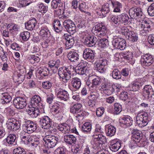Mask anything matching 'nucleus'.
Masks as SVG:
<instances>
[{"mask_svg":"<svg viewBox=\"0 0 154 154\" xmlns=\"http://www.w3.org/2000/svg\"><path fill=\"white\" fill-rule=\"evenodd\" d=\"M112 45L115 48L124 50L126 46V41L122 38H117L112 40Z\"/></svg>","mask_w":154,"mask_h":154,"instance_id":"6","label":"nucleus"},{"mask_svg":"<svg viewBox=\"0 0 154 154\" xmlns=\"http://www.w3.org/2000/svg\"><path fill=\"white\" fill-rule=\"evenodd\" d=\"M29 107V109H27V111L28 114L32 118H36L39 115L40 111L38 108L35 106Z\"/></svg>","mask_w":154,"mask_h":154,"instance_id":"25","label":"nucleus"},{"mask_svg":"<svg viewBox=\"0 0 154 154\" xmlns=\"http://www.w3.org/2000/svg\"><path fill=\"white\" fill-rule=\"evenodd\" d=\"M13 154H26V152L24 149L20 147H18L14 149Z\"/></svg>","mask_w":154,"mask_h":154,"instance_id":"49","label":"nucleus"},{"mask_svg":"<svg viewBox=\"0 0 154 154\" xmlns=\"http://www.w3.org/2000/svg\"><path fill=\"white\" fill-rule=\"evenodd\" d=\"M112 86L113 87L114 92L116 91L118 93L122 91V88L119 85H112Z\"/></svg>","mask_w":154,"mask_h":154,"instance_id":"64","label":"nucleus"},{"mask_svg":"<svg viewBox=\"0 0 154 154\" xmlns=\"http://www.w3.org/2000/svg\"><path fill=\"white\" fill-rule=\"evenodd\" d=\"M144 81L140 79H137L132 85V91H138L144 84Z\"/></svg>","mask_w":154,"mask_h":154,"instance_id":"23","label":"nucleus"},{"mask_svg":"<svg viewBox=\"0 0 154 154\" xmlns=\"http://www.w3.org/2000/svg\"><path fill=\"white\" fill-rule=\"evenodd\" d=\"M16 139L15 135L14 134H11L7 137L6 140L9 144H12L14 143Z\"/></svg>","mask_w":154,"mask_h":154,"instance_id":"44","label":"nucleus"},{"mask_svg":"<svg viewBox=\"0 0 154 154\" xmlns=\"http://www.w3.org/2000/svg\"><path fill=\"white\" fill-rule=\"evenodd\" d=\"M25 75L24 71L22 70H20L17 76H15L13 77V79L15 81V82H17L20 83L24 80L25 78Z\"/></svg>","mask_w":154,"mask_h":154,"instance_id":"27","label":"nucleus"},{"mask_svg":"<svg viewBox=\"0 0 154 154\" xmlns=\"http://www.w3.org/2000/svg\"><path fill=\"white\" fill-rule=\"evenodd\" d=\"M83 57L85 59L90 60L94 59V54L92 50L89 48H86L83 51Z\"/></svg>","mask_w":154,"mask_h":154,"instance_id":"21","label":"nucleus"},{"mask_svg":"<svg viewBox=\"0 0 154 154\" xmlns=\"http://www.w3.org/2000/svg\"><path fill=\"white\" fill-rule=\"evenodd\" d=\"M132 135L131 137V143L136 144L139 143L143 137L142 132L137 129H134L132 132Z\"/></svg>","mask_w":154,"mask_h":154,"instance_id":"9","label":"nucleus"},{"mask_svg":"<svg viewBox=\"0 0 154 154\" xmlns=\"http://www.w3.org/2000/svg\"><path fill=\"white\" fill-rule=\"evenodd\" d=\"M111 3L114 8L113 11L115 12H120L121 9L122 8V5L120 2L111 0Z\"/></svg>","mask_w":154,"mask_h":154,"instance_id":"34","label":"nucleus"},{"mask_svg":"<svg viewBox=\"0 0 154 154\" xmlns=\"http://www.w3.org/2000/svg\"><path fill=\"white\" fill-rule=\"evenodd\" d=\"M7 125L8 129L16 131L20 128V124L17 121H10L8 122Z\"/></svg>","mask_w":154,"mask_h":154,"instance_id":"29","label":"nucleus"},{"mask_svg":"<svg viewBox=\"0 0 154 154\" xmlns=\"http://www.w3.org/2000/svg\"><path fill=\"white\" fill-rule=\"evenodd\" d=\"M111 143L112 144L110 147V149L112 151H117L121 146V144L119 141L116 140H112Z\"/></svg>","mask_w":154,"mask_h":154,"instance_id":"35","label":"nucleus"},{"mask_svg":"<svg viewBox=\"0 0 154 154\" xmlns=\"http://www.w3.org/2000/svg\"><path fill=\"white\" fill-rule=\"evenodd\" d=\"M64 140L66 143L72 144H75L76 142V139L74 136L72 135H66L64 137Z\"/></svg>","mask_w":154,"mask_h":154,"instance_id":"32","label":"nucleus"},{"mask_svg":"<svg viewBox=\"0 0 154 154\" xmlns=\"http://www.w3.org/2000/svg\"><path fill=\"white\" fill-rule=\"evenodd\" d=\"M43 88L45 89H49L52 86L51 83L48 81L44 82L42 83Z\"/></svg>","mask_w":154,"mask_h":154,"instance_id":"56","label":"nucleus"},{"mask_svg":"<svg viewBox=\"0 0 154 154\" xmlns=\"http://www.w3.org/2000/svg\"><path fill=\"white\" fill-rule=\"evenodd\" d=\"M63 25L67 31L70 34H73L76 32V27L71 20H65L63 22Z\"/></svg>","mask_w":154,"mask_h":154,"instance_id":"8","label":"nucleus"},{"mask_svg":"<svg viewBox=\"0 0 154 154\" xmlns=\"http://www.w3.org/2000/svg\"><path fill=\"white\" fill-rule=\"evenodd\" d=\"M38 9L39 12L42 13H45L48 11V7L41 3L38 4Z\"/></svg>","mask_w":154,"mask_h":154,"instance_id":"46","label":"nucleus"},{"mask_svg":"<svg viewBox=\"0 0 154 154\" xmlns=\"http://www.w3.org/2000/svg\"><path fill=\"white\" fill-rule=\"evenodd\" d=\"M51 110V111L53 112L54 114L56 116V117L60 118L62 116V111L57 105L53 106Z\"/></svg>","mask_w":154,"mask_h":154,"instance_id":"33","label":"nucleus"},{"mask_svg":"<svg viewBox=\"0 0 154 154\" xmlns=\"http://www.w3.org/2000/svg\"><path fill=\"white\" fill-rule=\"evenodd\" d=\"M97 44L99 46L102 48H104L108 45L109 43L107 39L106 38H102L100 39H97Z\"/></svg>","mask_w":154,"mask_h":154,"instance_id":"38","label":"nucleus"},{"mask_svg":"<svg viewBox=\"0 0 154 154\" xmlns=\"http://www.w3.org/2000/svg\"><path fill=\"white\" fill-rule=\"evenodd\" d=\"M108 64V61L106 60L100 58L96 65L97 71L101 73L105 72Z\"/></svg>","mask_w":154,"mask_h":154,"instance_id":"14","label":"nucleus"},{"mask_svg":"<svg viewBox=\"0 0 154 154\" xmlns=\"http://www.w3.org/2000/svg\"><path fill=\"white\" fill-rule=\"evenodd\" d=\"M143 92V96L146 99L149 100H154V91L150 85H145Z\"/></svg>","mask_w":154,"mask_h":154,"instance_id":"5","label":"nucleus"},{"mask_svg":"<svg viewBox=\"0 0 154 154\" xmlns=\"http://www.w3.org/2000/svg\"><path fill=\"white\" fill-rule=\"evenodd\" d=\"M88 70L86 63L81 62L79 63L75 68V72L78 74L83 75L88 74Z\"/></svg>","mask_w":154,"mask_h":154,"instance_id":"10","label":"nucleus"},{"mask_svg":"<svg viewBox=\"0 0 154 154\" xmlns=\"http://www.w3.org/2000/svg\"><path fill=\"white\" fill-rule=\"evenodd\" d=\"M109 5L106 4L104 5L101 8H99L97 12V14L99 16L105 17L106 14L108 13L110 10L109 8Z\"/></svg>","mask_w":154,"mask_h":154,"instance_id":"24","label":"nucleus"},{"mask_svg":"<svg viewBox=\"0 0 154 154\" xmlns=\"http://www.w3.org/2000/svg\"><path fill=\"white\" fill-rule=\"evenodd\" d=\"M82 105L80 103H76L70 108V112L73 114H76V117L84 116L83 112L82 110Z\"/></svg>","mask_w":154,"mask_h":154,"instance_id":"11","label":"nucleus"},{"mask_svg":"<svg viewBox=\"0 0 154 154\" xmlns=\"http://www.w3.org/2000/svg\"><path fill=\"white\" fill-rule=\"evenodd\" d=\"M119 18L120 20V23H125V25L127 24L128 23L129 17L127 14L123 13L119 15Z\"/></svg>","mask_w":154,"mask_h":154,"instance_id":"41","label":"nucleus"},{"mask_svg":"<svg viewBox=\"0 0 154 154\" xmlns=\"http://www.w3.org/2000/svg\"><path fill=\"white\" fill-rule=\"evenodd\" d=\"M63 38L66 40L65 48L68 49L71 48L75 43L74 37L71 35L65 34Z\"/></svg>","mask_w":154,"mask_h":154,"instance_id":"16","label":"nucleus"},{"mask_svg":"<svg viewBox=\"0 0 154 154\" xmlns=\"http://www.w3.org/2000/svg\"><path fill=\"white\" fill-rule=\"evenodd\" d=\"M114 112L116 114H119L122 110V106L118 103H115L114 105Z\"/></svg>","mask_w":154,"mask_h":154,"instance_id":"50","label":"nucleus"},{"mask_svg":"<svg viewBox=\"0 0 154 154\" xmlns=\"http://www.w3.org/2000/svg\"><path fill=\"white\" fill-rule=\"evenodd\" d=\"M88 81L91 83L88 86L90 87L94 88L99 85L101 82V79L99 77L94 75H89Z\"/></svg>","mask_w":154,"mask_h":154,"instance_id":"15","label":"nucleus"},{"mask_svg":"<svg viewBox=\"0 0 154 154\" xmlns=\"http://www.w3.org/2000/svg\"><path fill=\"white\" fill-rule=\"evenodd\" d=\"M30 62L32 63H34L35 62H38L39 61L40 58L39 57L35 55H31L28 57Z\"/></svg>","mask_w":154,"mask_h":154,"instance_id":"53","label":"nucleus"},{"mask_svg":"<svg viewBox=\"0 0 154 154\" xmlns=\"http://www.w3.org/2000/svg\"><path fill=\"white\" fill-rule=\"evenodd\" d=\"M99 140L98 141V143H99V146L100 145L103 144H105L106 143V137L103 135L102 134L100 135Z\"/></svg>","mask_w":154,"mask_h":154,"instance_id":"55","label":"nucleus"},{"mask_svg":"<svg viewBox=\"0 0 154 154\" xmlns=\"http://www.w3.org/2000/svg\"><path fill=\"white\" fill-rule=\"evenodd\" d=\"M14 104L17 109H22L26 106V100L21 97L15 98L13 101Z\"/></svg>","mask_w":154,"mask_h":154,"instance_id":"12","label":"nucleus"},{"mask_svg":"<svg viewBox=\"0 0 154 154\" xmlns=\"http://www.w3.org/2000/svg\"><path fill=\"white\" fill-rule=\"evenodd\" d=\"M120 74L121 72L118 69H115L112 72V76L114 79H119L121 77Z\"/></svg>","mask_w":154,"mask_h":154,"instance_id":"48","label":"nucleus"},{"mask_svg":"<svg viewBox=\"0 0 154 154\" xmlns=\"http://www.w3.org/2000/svg\"><path fill=\"white\" fill-rule=\"evenodd\" d=\"M99 94L96 92H93L91 93L89 97L91 98V99L92 100H96L98 97Z\"/></svg>","mask_w":154,"mask_h":154,"instance_id":"62","label":"nucleus"},{"mask_svg":"<svg viewBox=\"0 0 154 154\" xmlns=\"http://www.w3.org/2000/svg\"><path fill=\"white\" fill-rule=\"evenodd\" d=\"M40 125L42 128H49L52 125V121L51 119L47 116H45L40 119Z\"/></svg>","mask_w":154,"mask_h":154,"instance_id":"17","label":"nucleus"},{"mask_svg":"<svg viewBox=\"0 0 154 154\" xmlns=\"http://www.w3.org/2000/svg\"><path fill=\"white\" fill-rule=\"evenodd\" d=\"M109 82L107 79H104L102 84L101 88L103 89L106 88H107L109 87H110L111 86Z\"/></svg>","mask_w":154,"mask_h":154,"instance_id":"57","label":"nucleus"},{"mask_svg":"<svg viewBox=\"0 0 154 154\" xmlns=\"http://www.w3.org/2000/svg\"><path fill=\"white\" fill-rule=\"evenodd\" d=\"M133 57V54L131 53H129L128 54H124L123 57L124 59L128 60L129 61H131Z\"/></svg>","mask_w":154,"mask_h":154,"instance_id":"63","label":"nucleus"},{"mask_svg":"<svg viewBox=\"0 0 154 154\" xmlns=\"http://www.w3.org/2000/svg\"><path fill=\"white\" fill-rule=\"evenodd\" d=\"M45 144L47 145L48 148H53L57 144L59 140L58 137L49 135L46 136L43 139Z\"/></svg>","mask_w":154,"mask_h":154,"instance_id":"4","label":"nucleus"},{"mask_svg":"<svg viewBox=\"0 0 154 154\" xmlns=\"http://www.w3.org/2000/svg\"><path fill=\"white\" fill-rule=\"evenodd\" d=\"M31 102L32 106L38 108V107L42 106L41 98L39 96L35 95L33 96L31 99Z\"/></svg>","mask_w":154,"mask_h":154,"instance_id":"22","label":"nucleus"},{"mask_svg":"<svg viewBox=\"0 0 154 154\" xmlns=\"http://www.w3.org/2000/svg\"><path fill=\"white\" fill-rule=\"evenodd\" d=\"M39 34L42 38H47L50 35V32L47 28L44 27L40 30Z\"/></svg>","mask_w":154,"mask_h":154,"instance_id":"42","label":"nucleus"},{"mask_svg":"<svg viewBox=\"0 0 154 154\" xmlns=\"http://www.w3.org/2000/svg\"><path fill=\"white\" fill-rule=\"evenodd\" d=\"M74 68L72 66H70L68 68L66 67H60L58 69V74L64 82H67L72 75V70H74Z\"/></svg>","mask_w":154,"mask_h":154,"instance_id":"1","label":"nucleus"},{"mask_svg":"<svg viewBox=\"0 0 154 154\" xmlns=\"http://www.w3.org/2000/svg\"><path fill=\"white\" fill-rule=\"evenodd\" d=\"M57 97L58 100L62 102L67 101L69 100V94L67 91L63 90H61L58 91Z\"/></svg>","mask_w":154,"mask_h":154,"instance_id":"20","label":"nucleus"},{"mask_svg":"<svg viewBox=\"0 0 154 154\" xmlns=\"http://www.w3.org/2000/svg\"><path fill=\"white\" fill-rule=\"evenodd\" d=\"M109 20L111 22L119 25L120 24V20L119 18V15L116 16L114 15H111L109 17Z\"/></svg>","mask_w":154,"mask_h":154,"instance_id":"45","label":"nucleus"},{"mask_svg":"<svg viewBox=\"0 0 154 154\" xmlns=\"http://www.w3.org/2000/svg\"><path fill=\"white\" fill-rule=\"evenodd\" d=\"M113 88L112 85L110 87H109L107 88H106L103 89L104 93L107 95H109L112 94L113 91Z\"/></svg>","mask_w":154,"mask_h":154,"instance_id":"52","label":"nucleus"},{"mask_svg":"<svg viewBox=\"0 0 154 154\" xmlns=\"http://www.w3.org/2000/svg\"><path fill=\"white\" fill-rule=\"evenodd\" d=\"M60 60H57V64H55V66H53L51 67L54 73H55L56 72L58 68L60 66Z\"/></svg>","mask_w":154,"mask_h":154,"instance_id":"61","label":"nucleus"},{"mask_svg":"<svg viewBox=\"0 0 154 154\" xmlns=\"http://www.w3.org/2000/svg\"><path fill=\"white\" fill-rule=\"evenodd\" d=\"M107 130L106 133V135L109 137L114 136L116 133V128L112 125H110L106 127Z\"/></svg>","mask_w":154,"mask_h":154,"instance_id":"39","label":"nucleus"},{"mask_svg":"<svg viewBox=\"0 0 154 154\" xmlns=\"http://www.w3.org/2000/svg\"><path fill=\"white\" fill-rule=\"evenodd\" d=\"M20 35L23 40L27 41L29 38L30 33L27 31L24 32L20 33Z\"/></svg>","mask_w":154,"mask_h":154,"instance_id":"51","label":"nucleus"},{"mask_svg":"<svg viewBox=\"0 0 154 154\" xmlns=\"http://www.w3.org/2000/svg\"><path fill=\"white\" fill-rule=\"evenodd\" d=\"M128 34L126 37L128 39L132 42H134L137 40L138 37L136 33L134 31H131Z\"/></svg>","mask_w":154,"mask_h":154,"instance_id":"40","label":"nucleus"},{"mask_svg":"<svg viewBox=\"0 0 154 154\" xmlns=\"http://www.w3.org/2000/svg\"><path fill=\"white\" fill-rule=\"evenodd\" d=\"M82 129L85 133L89 132L91 129V125L89 122H86L82 126Z\"/></svg>","mask_w":154,"mask_h":154,"instance_id":"43","label":"nucleus"},{"mask_svg":"<svg viewBox=\"0 0 154 154\" xmlns=\"http://www.w3.org/2000/svg\"><path fill=\"white\" fill-rule=\"evenodd\" d=\"M121 92V93L120 94L119 96L120 99L122 100L129 102L128 93L125 91H122Z\"/></svg>","mask_w":154,"mask_h":154,"instance_id":"47","label":"nucleus"},{"mask_svg":"<svg viewBox=\"0 0 154 154\" xmlns=\"http://www.w3.org/2000/svg\"><path fill=\"white\" fill-rule=\"evenodd\" d=\"M23 129L25 132L31 133L35 131L37 129V124L30 120L25 122L23 126Z\"/></svg>","mask_w":154,"mask_h":154,"instance_id":"7","label":"nucleus"},{"mask_svg":"<svg viewBox=\"0 0 154 154\" xmlns=\"http://www.w3.org/2000/svg\"><path fill=\"white\" fill-rule=\"evenodd\" d=\"M54 98V95L52 94H50L47 96L46 101L49 104L51 103Z\"/></svg>","mask_w":154,"mask_h":154,"instance_id":"58","label":"nucleus"},{"mask_svg":"<svg viewBox=\"0 0 154 154\" xmlns=\"http://www.w3.org/2000/svg\"><path fill=\"white\" fill-rule=\"evenodd\" d=\"M71 83L73 87L76 89L79 88L81 84V80L77 78H72Z\"/></svg>","mask_w":154,"mask_h":154,"instance_id":"37","label":"nucleus"},{"mask_svg":"<svg viewBox=\"0 0 154 154\" xmlns=\"http://www.w3.org/2000/svg\"><path fill=\"white\" fill-rule=\"evenodd\" d=\"M0 97V102L3 104L9 103L11 100V97L8 93L2 94Z\"/></svg>","mask_w":154,"mask_h":154,"instance_id":"26","label":"nucleus"},{"mask_svg":"<svg viewBox=\"0 0 154 154\" xmlns=\"http://www.w3.org/2000/svg\"><path fill=\"white\" fill-rule=\"evenodd\" d=\"M97 39L96 37L93 35H89L85 38L84 43L89 47H92L97 44Z\"/></svg>","mask_w":154,"mask_h":154,"instance_id":"18","label":"nucleus"},{"mask_svg":"<svg viewBox=\"0 0 154 154\" xmlns=\"http://www.w3.org/2000/svg\"><path fill=\"white\" fill-rule=\"evenodd\" d=\"M92 31L95 35L102 37L106 34V28L102 23H98L93 27Z\"/></svg>","mask_w":154,"mask_h":154,"instance_id":"3","label":"nucleus"},{"mask_svg":"<svg viewBox=\"0 0 154 154\" xmlns=\"http://www.w3.org/2000/svg\"><path fill=\"white\" fill-rule=\"evenodd\" d=\"M133 121L130 116L127 117H123L119 119L120 123L124 125L127 126H131L132 124Z\"/></svg>","mask_w":154,"mask_h":154,"instance_id":"28","label":"nucleus"},{"mask_svg":"<svg viewBox=\"0 0 154 154\" xmlns=\"http://www.w3.org/2000/svg\"><path fill=\"white\" fill-rule=\"evenodd\" d=\"M53 25L54 30L56 32H59L62 30V26L59 20H55L53 23Z\"/></svg>","mask_w":154,"mask_h":154,"instance_id":"36","label":"nucleus"},{"mask_svg":"<svg viewBox=\"0 0 154 154\" xmlns=\"http://www.w3.org/2000/svg\"><path fill=\"white\" fill-rule=\"evenodd\" d=\"M120 29L122 31V32L126 35V37H127L128 35H129L128 34L131 31H130L128 28L125 26H121L120 27Z\"/></svg>","mask_w":154,"mask_h":154,"instance_id":"59","label":"nucleus"},{"mask_svg":"<svg viewBox=\"0 0 154 154\" xmlns=\"http://www.w3.org/2000/svg\"><path fill=\"white\" fill-rule=\"evenodd\" d=\"M104 111V109L103 107L98 108L96 110L97 115L98 117L101 116L103 114Z\"/></svg>","mask_w":154,"mask_h":154,"instance_id":"60","label":"nucleus"},{"mask_svg":"<svg viewBox=\"0 0 154 154\" xmlns=\"http://www.w3.org/2000/svg\"><path fill=\"white\" fill-rule=\"evenodd\" d=\"M140 61L143 66H148L152 64L153 60L152 56L146 54L141 56Z\"/></svg>","mask_w":154,"mask_h":154,"instance_id":"13","label":"nucleus"},{"mask_svg":"<svg viewBox=\"0 0 154 154\" xmlns=\"http://www.w3.org/2000/svg\"><path fill=\"white\" fill-rule=\"evenodd\" d=\"M147 12L150 16H154V3H152L147 9Z\"/></svg>","mask_w":154,"mask_h":154,"instance_id":"54","label":"nucleus"},{"mask_svg":"<svg viewBox=\"0 0 154 154\" xmlns=\"http://www.w3.org/2000/svg\"><path fill=\"white\" fill-rule=\"evenodd\" d=\"M148 115L146 112L138 113L136 118V122L140 127H144L147 125L149 121Z\"/></svg>","mask_w":154,"mask_h":154,"instance_id":"2","label":"nucleus"},{"mask_svg":"<svg viewBox=\"0 0 154 154\" xmlns=\"http://www.w3.org/2000/svg\"><path fill=\"white\" fill-rule=\"evenodd\" d=\"M129 14L131 18L137 17H140L142 16L143 12L140 8L136 7L131 8L129 10Z\"/></svg>","mask_w":154,"mask_h":154,"instance_id":"19","label":"nucleus"},{"mask_svg":"<svg viewBox=\"0 0 154 154\" xmlns=\"http://www.w3.org/2000/svg\"><path fill=\"white\" fill-rule=\"evenodd\" d=\"M69 60L72 62H77L79 60V56L78 54L74 51H70L67 55Z\"/></svg>","mask_w":154,"mask_h":154,"instance_id":"31","label":"nucleus"},{"mask_svg":"<svg viewBox=\"0 0 154 154\" xmlns=\"http://www.w3.org/2000/svg\"><path fill=\"white\" fill-rule=\"evenodd\" d=\"M36 23V20L35 18H33L25 23L26 28L29 30H32L34 28Z\"/></svg>","mask_w":154,"mask_h":154,"instance_id":"30","label":"nucleus"}]
</instances>
